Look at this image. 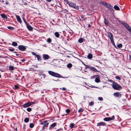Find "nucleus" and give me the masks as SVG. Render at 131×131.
<instances>
[{"mask_svg":"<svg viewBox=\"0 0 131 131\" xmlns=\"http://www.w3.org/2000/svg\"><path fill=\"white\" fill-rule=\"evenodd\" d=\"M66 2H67V4H68L70 6L73 8L76 9H79L78 7V6H77L75 4L73 3L72 2L69 3L68 1L66 0L65 1Z\"/></svg>","mask_w":131,"mask_h":131,"instance_id":"nucleus-2","label":"nucleus"},{"mask_svg":"<svg viewBox=\"0 0 131 131\" xmlns=\"http://www.w3.org/2000/svg\"><path fill=\"white\" fill-rule=\"evenodd\" d=\"M88 68L89 69L91 70L94 71H97V70L94 67H91L90 66H88Z\"/></svg>","mask_w":131,"mask_h":131,"instance_id":"nucleus-10","label":"nucleus"},{"mask_svg":"<svg viewBox=\"0 0 131 131\" xmlns=\"http://www.w3.org/2000/svg\"><path fill=\"white\" fill-rule=\"evenodd\" d=\"M16 55L17 56H18V54H16Z\"/></svg>","mask_w":131,"mask_h":131,"instance_id":"nucleus-53","label":"nucleus"},{"mask_svg":"<svg viewBox=\"0 0 131 131\" xmlns=\"http://www.w3.org/2000/svg\"><path fill=\"white\" fill-rule=\"evenodd\" d=\"M108 35L110 39L113 38V36L112 34L110 32H108Z\"/></svg>","mask_w":131,"mask_h":131,"instance_id":"nucleus-15","label":"nucleus"},{"mask_svg":"<svg viewBox=\"0 0 131 131\" xmlns=\"http://www.w3.org/2000/svg\"><path fill=\"white\" fill-rule=\"evenodd\" d=\"M0 1L1 2H4V1L3 0H0Z\"/></svg>","mask_w":131,"mask_h":131,"instance_id":"nucleus-48","label":"nucleus"},{"mask_svg":"<svg viewBox=\"0 0 131 131\" xmlns=\"http://www.w3.org/2000/svg\"><path fill=\"white\" fill-rule=\"evenodd\" d=\"M9 69L10 70H14V67L12 66H10L9 67Z\"/></svg>","mask_w":131,"mask_h":131,"instance_id":"nucleus-29","label":"nucleus"},{"mask_svg":"<svg viewBox=\"0 0 131 131\" xmlns=\"http://www.w3.org/2000/svg\"><path fill=\"white\" fill-rule=\"evenodd\" d=\"M54 35L57 38H58L60 36L58 32H56L54 33Z\"/></svg>","mask_w":131,"mask_h":131,"instance_id":"nucleus-16","label":"nucleus"},{"mask_svg":"<svg viewBox=\"0 0 131 131\" xmlns=\"http://www.w3.org/2000/svg\"><path fill=\"white\" fill-rule=\"evenodd\" d=\"M95 76H92L91 77V78L92 79H94V77H95Z\"/></svg>","mask_w":131,"mask_h":131,"instance_id":"nucleus-49","label":"nucleus"},{"mask_svg":"<svg viewBox=\"0 0 131 131\" xmlns=\"http://www.w3.org/2000/svg\"><path fill=\"white\" fill-rule=\"evenodd\" d=\"M110 40L111 41L112 43V44L113 45H115V44H114V40L113 39V38H111V39H110Z\"/></svg>","mask_w":131,"mask_h":131,"instance_id":"nucleus-30","label":"nucleus"},{"mask_svg":"<svg viewBox=\"0 0 131 131\" xmlns=\"http://www.w3.org/2000/svg\"><path fill=\"white\" fill-rule=\"evenodd\" d=\"M100 81V80L98 78H96L95 79V81L97 83H99V82Z\"/></svg>","mask_w":131,"mask_h":131,"instance_id":"nucleus-20","label":"nucleus"},{"mask_svg":"<svg viewBox=\"0 0 131 131\" xmlns=\"http://www.w3.org/2000/svg\"><path fill=\"white\" fill-rule=\"evenodd\" d=\"M94 104V102L93 101H91L90 103L89 104V105L91 106L92 105H93Z\"/></svg>","mask_w":131,"mask_h":131,"instance_id":"nucleus-37","label":"nucleus"},{"mask_svg":"<svg viewBox=\"0 0 131 131\" xmlns=\"http://www.w3.org/2000/svg\"><path fill=\"white\" fill-rule=\"evenodd\" d=\"M98 99L100 101H102L103 100V98L101 97H99L98 98Z\"/></svg>","mask_w":131,"mask_h":131,"instance_id":"nucleus-40","label":"nucleus"},{"mask_svg":"<svg viewBox=\"0 0 131 131\" xmlns=\"http://www.w3.org/2000/svg\"><path fill=\"white\" fill-rule=\"evenodd\" d=\"M74 126V124L73 123H71L70 125V128H73Z\"/></svg>","mask_w":131,"mask_h":131,"instance_id":"nucleus-27","label":"nucleus"},{"mask_svg":"<svg viewBox=\"0 0 131 131\" xmlns=\"http://www.w3.org/2000/svg\"><path fill=\"white\" fill-rule=\"evenodd\" d=\"M129 57H130V59H131V55L129 56Z\"/></svg>","mask_w":131,"mask_h":131,"instance_id":"nucleus-52","label":"nucleus"},{"mask_svg":"<svg viewBox=\"0 0 131 131\" xmlns=\"http://www.w3.org/2000/svg\"><path fill=\"white\" fill-rule=\"evenodd\" d=\"M113 88L115 89L118 90L120 88V86L116 83H113L112 85Z\"/></svg>","mask_w":131,"mask_h":131,"instance_id":"nucleus-3","label":"nucleus"},{"mask_svg":"<svg viewBox=\"0 0 131 131\" xmlns=\"http://www.w3.org/2000/svg\"><path fill=\"white\" fill-rule=\"evenodd\" d=\"M8 2H6L5 3L6 4V5L8 4Z\"/></svg>","mask_w":131,"mask_h":131,"instance_id":"nucleus-50","label":"nucleus"},{"mask_svg":"<svg viewBox=\"0 0 131 131\" xmlns=\"http://www.w3.org/2000/svg\"><path fill=\"white\" fill-rule=\"evenodd\" d=\"M47 2H51V0H46Z\"/></svg>","mask_w":131,"mask_h":131,"instance_id":"nucleus-47","label":"nucleus"},{"mask_svg":"<svg viewBox=\"0 0 131 131\" xmlns=\"http://www.w3.org/2000/svg\"><path fill=\"white\" fill-rule=\"evenodd\" d=\"M49 124V122H48V121H45L42 122L41 124V125H43V126L45 127H47Z\"/></svg>","mask_w":131,"mask_h":131,"instance_id":"nucleus-6","label":"nucleus"},{"mask_svg":"<svg viewBox=\"0 0 131 131\" xmlns=\"http://www.w3.org/2000/svg\"><path fill=\"white\" fill-rule=\"evenodd\" d=\"M114 119V116H113L112 117H106L104 118V121H109Z\"/></svg>","mask_w":131,"mask_h":131,"instance_id":"nucleus-4","label":"nucleus"},{"mask_svg":"<svg viewBox=\"0 0 131 131\" xmlns=\"http://www.w3.org/2000/svg\"><path fill=\"white\" fill-rule=\"evenodd\" d=\"M105 123H104L103 122H101L99 123H98L97 124V126H103V125H105Z\"/></svg>","mask_w":131,"mask_h":131,"instance_id":"nucleus-14","label":"nucleus"},{"mask_svg":"<svg viewBox=\"0 0 131 131\" xmlns=\"http://www.w3.org/2000/svg\"><path fill=\"white\" fill-rule=\"evenodd\" d=\"M27 110L28 111L30 112L31 111V108H28L27 109Z\"/></svg>","mask_w":131,"mask_h":131,"instance_id":"nucleus-36","label":"nucleus"},{"mask_svg":"<svg viewBox=\"0 0 131 131\" xmlns=\"http://www.w3.org/2000/svg\"><path fill=\"white\" fill-rule=\"evenodd\" d=\"M114 95L118 98L121 97V94L118 92L114 93Z\"/></svg>","mask_w":131,"mask_h":131,"instance_id":"nucleus-9","label":"nucleus"},{"mask_svg":"<svg viewBox=\"0 0 131 131\" xmlns=\"http://www.w3.org/2000/svg\"><path fill=\"white\" fill-rule=\"evenodd\" d=\"M1 15L2 17L5 19H7V17L4 14H1Z\"/></svg>","mask_w":131,"mask_h":131,"instance_id":"nucleus-18","label":"nucleus"},{"mask_svg":"<svg viewBox=\"0 0 131 131\" xmlns=\"http://www.w3.org/2000/svg\"><path fill=\"white\" fill-rule=\"evenodd\" d=\"M14 87L15 89H18L19 88V87L18 85H15Z\"/></svg>","mask_w":131,"mask_h":131,"instance_id":"nucleus-42","label":"nucleus"},{"mask_svg":"<svg viewBox=\"0 0 131 131\" xmlns=\"http://www.w3.org/2000/svg\"><path fill=\"white\" fill-rule=\"evenodd\" d=\"M88 26L89 27H90V24Z\"/></svg>","mask_w":131,"mask_h":131,"instance_id":"nucleus-51","label":"nucleus"},{"mask_svg":"<svg viewBox=\"0 0 131 131\" xmlns=\"http://www.w3.org/2000/svg\"><path fill=\"white\" fill-rule=\"evenodd\" d=\"M115 78L116 79L119 80H120L121 79L118 76L116 77Z\"/></svg>","mask_w":131,"mask_h":131,"instance_id":"nucleus-41","label":"nucleus"},{"mask_svg":"<svg viewBox=\"0 0 131 131\" xmlns=\"http://www.w3.org/2000/svg\"><path fill=\"white\" fill-rule=\"evenodd\" d=\"M29 126L30 128H33L34 126V124L32 123H30L29 125Z\"/></svg>","mask_w":131,"mask_h":131,"instance_id":"nucleus-32","label":"nucleus"},{"mask_svg":"<svg viewBox=\"0 0 131 131\" xmlns=\"http://www.w3.org/2000/svg\"><path fill=\"white\" fill-rule=\"evenodd\" d=\"M114 8L117 10H119V7L116 5H115L114 7Z\"/></svg>","mask_w":131,"mask_h":131,"instance_id":"nucleus-17","label":"nucleus"},{"mask_svg":"<svg viewBox=\"0 0 131 131\" xmlns=\"http://www.w3.org/2000/svg\"><path fill=\"white\" fill-rule=\"evenodd\" d=\"M88 58L89 59H91L92 57V56L91 54H89L88 56Z\"/></svg>","mask_w":131,"mask_h":131,"instance_id":"nucleus-21","label":"nucleus"},{"mask_svg":"<svg viewBox=\"0 0 131 131\" xmlns=\"http://www.w3.org/2000/svg\"><path fill=\"white\" fill-rule=\"evenodd\" d=\"M83 111V110L82 108H80L78 110L79 112H82Z\"/></svg>","mask_w":131,"mask_h":131,"instance_id":"nucleus-33","label":"nucleus"},{"mask_svg":"<svg viewBox=\"0 0 131 131\" xmlns=\"http://www.w3.org/2000/svg\"><path fill=\"white\" fill-rule=\"evenodd\" d=\"M29 118H25V119L24 120V121L25 122L27 123L29 122Z\"/></svg>","mask_w":131,"mask_h":131,"instance_id":"nucleus-22","label":"nucleus"},{"mask_svg":"<svg viewBox=\"0 0 131 131\" xmlns=\"http://www.w3.org/2000/svg\"><path fill=\"white\" fill-rule=\"evenodd\" d=\"M66 112H67V113H69L70 112V110L69 109H67L66 110Z\"/></svg>","mask_w":131,"mask_h":131,"instance_id":"nucleus-39","label":"nucleus"},{"mask_svg":"<svg viewBox=\"0 0 131 131\" xmlns=\"http://www.w3.org/2000/svg\"><path fill=\"white\" fill-rule=\"evenodd\" d=\"M8 28L10 29L13 30L14 29V28L12 27L8 26Z\"/></svg>","mask_w":131,"mask_h":131,"instance_id":"nucleus-35","label":"nucleus"},{"mask_svg":"<svg viewBox=\"0 0 131 131\" xmlns=\"http://www.w3.org/2000/svg\"><path fill=\"white\" fill-rule=\"evenodd\" d=\"M56 123H54L52 124L51 125L50 128L51 127H54L55 126H56Z\"/></svg>","mask_w":131,"mask_h":131,"instance_id":"nucleus-28","label":"nucleus"},{"mask_svg":"<svg viewBox=\"0 0 131 131\" xmlns=\"http://www.w3.org/2000/svg\"><path fill=\"white\" fill-rule=\"evenodd\" d=\"M33 104V102H29L28 103H25L23 107H29Z\"/></svg>","mask_w":131,"mask_h":131,"instance_id":"nucleus-5","label":"nucleus"},{"mask_svg":"<svg viewBox=\"0 0 131 131\" xmlns=\"http://www.w3.org/2000/svg\"><path fill=\"white\" fill-rule=\"evenodd\" d=\"M48 73L50 75L56 77L62 78L59 74L54 72L51 71H48Z\"/></svg>","mask_w":131,"mask_h":131,"instance_id":"nucleus-1","label":"nucleus"},{"mask_svg":"<svg viewBox=\"0 0 131 131\" xmlns=\"http://www.w3.org/2000/svg\"><path fill=\"white\" fill-rule=\"evenodd\" d=\"M18 48L19 50L21 51H24L26 49L25 46L22 45L19 46Z\"/></svg>","mask_w":131,"mask_h":131,"instance_id":"nucleus-7","label":"nucleus"},{"mask_svg":"<svg viewBox=\"0 0 131 131\" xmlns=\"http://www.w3.org/2000/svg\"><path fill=\"white\" fill-rule=\"evenodd\" d=\"M72 65L71 63H69L67 64V66L68 68H71L72 67Z\"/></svg>","mask_w":131,"mask_h":131,"instance_id":"nucleus-26","label":"nucleus"},{"mask_svg":"<svg viewBox=\"0 0 131 131\" xmlns=\"http://www.w3.org/2000/svg\"><path fill=\"white\" fill-rule=\"evenodd\" d=\"M124 25L128 29V30L131 32V28L127 24H124Z\"/></svg>","mask_w":131,"mask_h":131,"instance_id":"nucleus-12","label":"nucleus"},{"mask_svg":"<svg viewBox=\"0 0 131 131\" xmlns=\"http://www.w3.org/2000/svg\"><path fill=\"white\" fill-rule=\"evenodd\" d=\"M62 89L63 91H65V90H66V88L64 87V88H62Z\"/></svg>","mask_w":131,"mask_h":131,"instance_id":"nucleus-44","label":"nucleus"},{"mask_svg":"<svg viewBox=\"0 0 131 131\" xmlns=\"http://www.w3.org/2000/svg\"><path fill=\"white\" fill-rule=\"evenodd\" d=\"M12 45L14 46H16L17 45V43L15 42H13L12 43Z\"/></svg>","mask_w":131,"mask_h":131,"instance_id":"nucleus-25","label":"nucleus"},{"mask_svg":"<svg viewBox=\"0 0 131 131\" xmlns=\"http://www.w3.org/2000/svg\"><path fill=\"white\" fill-rule=\"evenodd\" d=\"M15 16L18 22L20 23H21V20L19 16L16 15H15Z\"/></svg>","mask_w":131,"mask_h":131,"instance_id":"nucleus-11","label":"nucleus"},{"mask_svg":"<svg viewBox=\"0 0 131 131\" xmlns=\"http://www.w3.org/2000/svg\"><path fill=\"white\" fill-rule=\"evenodd\" d=\"M122 45L121 44H119L117 45V47L119 48H121L122 47Z\"/></svg>","mask_w":131,"mask_h":131,"instance_id":"nucleus-31","label":"nucleus"},{"mask_svg":"<svg viewBox=\"0 0 131 131\" xmlns=\"http://www.w3.org/2000/svg\"><path fill=\"white\" fill-rule=\"evenodd\" d=\"M9 50L11 51H14V49H9Z\"/></svg>","mask_w":131,"mask_h":131,"instance_id":"nucleus-43","label":"nucleus"},{"mask_svg":"<svg viewBox=\"0 0 131 131\" xmlns=\"http://www.w3.org/2000/svg\"><path fill=\"white\" fill-rule=\"evenodd\" d=\"M32 53L33 55H34L35 56H36V55H37V54H36L35 53H34V52H32Z\"/></svg>","mask_w":131,"mask_h":131,"instance_id":"nucleus-46","label":"nucleus"},{"mask_svg":"<svg viewBox=\"0 0 131 131\" xmlns=\"http://www.w3.org/2000/svg\"><path fill=\"white\" fill-rule=\"evenodd\" d=\"M78 41L80 43H82L83 42V39L82 38H80L78 40Z\"/></svg>","mask_w":131,"mask_h":131,"instance_id":"nucleus-34","label":"nucleus"},{"mask_svg":"<svg viewBox=\"0 0 131 131\" xmlns=\"http://www.w3.org/2000/svg\"><path fill=\"white\" fill-rule=\"evenodd\" d=\"M45 127V126H43L42 128V129L43 130L44 129Z\"/></svg>","mask_w":131,"mask_h":131,"instance_id":"nucleus-45","label":"nucleus"},{"mask_svg":"<svg viewBox=\"0 0 131 131\" xmlns=\"http://www.w3.org/2000/svg\"><path fill=\"white\" fill-rule=\"evenodd\" d=\"M104 23L106 25H107L108 24V21L105 19Z\"/></svg>","mask_w":131,"mask_h":131,"instance_id":"nucleus-38","label":"nucleus"},{"mask_svg":"<svg viewBox=\"0 0 131 131\" xmlns=\"http://www.w3.org/2000/svg\"><path fill=\"white\" fill-rule=\"evenodd\" d=\"M43 58L44 59H47L49 58V56L48 55L43 54Z\"/></svg>","mask_w":131,"mask_h":131,"instance_id":"nucleus-13","label":"nucleus"},{"mask_svg":"<svg viewBox=\"0 0 131 131\" xmlns=\"http://www.w3.org/2000/svg\"><path fill=\"white\" fill-rule=\"evenodd\" d=\"M51 41V38H49L47 39V42L48 43H50Z\"/></svg>","mask_w":131,"mask_h":131,"instance_id":"nucleus-24","label":"nucleus"},{"mask_svg":"<svg viewBox=\"0 0 131 131\" xmlns=\"http://www.w3.org/2000/svg\"><path fill=\"white\" fill-rule=\"evenodd\" d=\"M17 128H16V130H17Z\"/></svg>","mask_w":131,"mask_h":131,"instance_id":"nucleus-54","label":"nucleus"},{"mask_svg":"<svg viewBox=\"0 0 131 131\" xmlns=\"http://www.w3.org/2000/svg\"><path fill=\"white\" fill-rule=\"evenodd\" d=\"M104 4L105 5H107V6L109 7V8H112V7L111 6V5L110 4H107V3H104Z\"/></svg>","mask_w":131,"mask_h":131,"instance_id":"nucleus-19","label":"nucleus"},{"mask_svg":"<svg viewBox=\"0 0 131 131\" xmlns=\"http://www.w3.org/2000/svg\"><path fill=\"white\" fill-rule=\"evenodd\" d=\"M36 56L37 57V59L38 61H40L41 60L40 59V57L39 56V55H36Z\"/></svg>","mask_w":131,"mask_h":131,"instance_id":"nucleus-23","label":"nucleus"},{"mask_svg":"<svg viewBox=\"0 0 131 131\" xmlns=\"http://www.w3.org/2000/svg\"><path fill=\"white\" fill-rule=\"evenodd\" d=\"M23 19L24 20V22L26 23L27 27L28 29L30 30H32V28L31 26L29 25L25 21L24 18H23Z\"/></svg>","mask_w":131,"mask_h":131,"instance_id":"nucleus-8","label":"nucleus"},{"mask_svg":"<svg viewBox=\"0 0 131 131\" xmlns=\"http://www.w3.org/2000/svg\"><path fill=\"white\" fill-rule=\"evenodd\" d=\"M1 75L0 74V78H1Z\"/></svg>","mask_w":131,"mask_h":131,"instance_id":"nucleus-55","label":"nucleus"}]
</instances>
